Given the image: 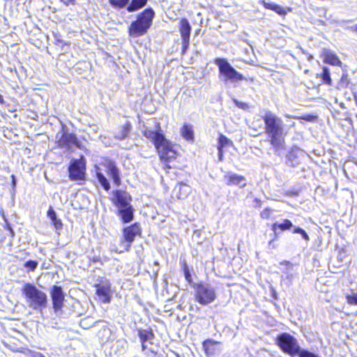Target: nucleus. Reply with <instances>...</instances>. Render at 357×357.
Returning a JSON list of instances; mask_svg holds the SVG:
<instances>
[{
    "label": "nucleus",
    "instance_id": "obj_1",
    "mask_svg": "<svg viewBox=\"0 0 357 357\" xmlns=\"http://www.w3.org/2000/svg\"><path fill=\"white\" fill-rule=\"evenodd\" d=\"M263 119L266 132L270 138L271 144L276 154L280 155L284 149V125L283 121L270 111L266 112Z\"/></svg>",
    "mask_w": 357,
    "mask_h": 357
},
{
    "label": "nucleus",
    "instance_id": "obj_2",
    "mask_svg": "<svg viewBox=\"0 0 357 357\" xmlns=\"http://www.w3.org/2000/svg\"><path fill=\"white\" fill-rule=\"evenodd\" d=\"M143 134L154 144L162 160L169 161L176 157V153L172 144L162 134L150 129H145Z\"/></svg>",
    "mask_w": 357,
    "mask_h": 357
},
{
    "label": "nucleus",
    "instance_id": "obj_3",
    "mask_svg": "<svg viewBox=\"0 0 357 357\" xmlns=\"http://www.w3.org/2000/svg\"><path fill=\"white\" fill-rule=\"evenodd\" d=\"M154 16L155 12L151 8L139 13L136 20L132 22L128 28L129 36L137 38L145 35L152 25Z\"/></svg>",
    "mask_w": 357,
    "mask_h": 357
},
{
    "label": "nucleus",
    "instance_id": "obj_4",
    "mask_svg": "<svg viewBox=\"0 0 357 357\" xmlns=\"http://www.w3.org/2000/svg\"><path fill=\"white\" fill-rule=\"evenodd\" d=\"M22 291L30 308L41 311L46 307L47 303L46 294L38 289L35 285L26 283L23 286Z\"/></svg>",
    "mask_w": 357,
    "mask_h": 357
},
{
    "label": "nucleus",
    "instance_id": "obj_5",
    "mask_svg": "<svg viewBox=\"0 0 357 357\" xmlns=\"http://www.w3.org/2000/svg\"><path fill=\"white\" fill-rule=\"evenodd\" d=\"M131 197L124 191L117 190L114 195V204L118 208L119 215L123 222L128 223L133 219L134 209L130 204Z\"/></svg>",
    "mask_w": 357,
    "mask_h": 357
},
{
    "label": "nucleus",
    "instance_id": "obj_6",
    "mask_svg": "<svg viewBox=\"0 0 357 357\" xmlns=\"http://www.w3.org/2000/svg\"><path fill=\"white\" fill-rule=\"evenodd\" d=\"M195 297L199 304L207 305L217 298L215 288L209 284H199L195 287Z\"/></svg>",
    "mask_w": 357,
    "mask_h": 357
},
{
    "label": "nucleus",
    "instance_id": "obj_7",
    "mask_svg": "<svg viewBox=\"0 0 357 357\" xmlns=\"http://www.w3.org/2000/svg\"><path fill=\"white\" fill-rule=\"evenodd\" d=\"M277 344L282 351L294 356L300 351L301 347L298 340L287 333H283L279 335L276 340Z\"/></svg>",
    "mask_w": 357,
    "mask_h": 357
},
{
    "label": "nucleus",
    "instance_id": "obj_8",
    "mask_svg": "<svg viewBox=\"0 0 357 357\" xmlns=\"http://www.w3.org/2000/svg\"><path fill=\"white\" fill-rule=\"evenodd\" d=\"M215 63L218 66L219 71L223 75L225 80L231 82H237L244 79V76L236 70L224 58H217Z\"/></svg>",
    "mask_w": 357,
    "mask_h": 357
},
{
    "label": "nucleus",
    "instance_id": "obj_9",
    "mask_svg": "<svg viewBox=\"0 0 357 357\" xmlns=\"http://www.w3.org/2000/svg\"><path fill=\"white\" fill-rule=\"evenodd\" d=\"M140 234L141 227L137 223H135L128 227H126L123 229V239L121 241L120 248H117L116 252L122 253L126 251H128L135 237Z\"/></svg>",
    "mask_w": 357,
    "mask_h": 357
},
{
    "label": "nucleus",
    "instance_id": "obj_10",
    "mask_svg": "<svg viewBox=\"0 0 357 357\" xmlns=\"http://www.w3.org/2000/svg\"><path fill=\"white\" fill-rule=\"evenodd\" d=\"M96 294L104 303H109L112 298L111 283L107 279H102L95 285Z\"/></svg>",
    "mask_w": 357,
    "mask_h": 357
},
{
    "label": "nucleus",
    "instance_id": "obj_11",
    "mask_svg": "<svg viewBox=\"0 0 357 357\" xmlns=\"http://www.w3.org/2000/svg\"><path fill=\"white\" fill-rule=\"evenodd\" d=\"M84 164L79 160H73L68 168L69 177L72 181H80L84 178Z\"/></svg>",
    "mask_w": 357,
    "mask_h": 357
},
{
    "label": "nucleus",
    "instance_id": "obj_12",
    "mask_svg": "<svg viewBox=\"0 0 357 357\" xmlns=\"http://www.w3.org/2000/svg\"><path fill=\"white\" fill-rule=\"evenodd\" d=\"M50 295L52 300L53 307L55 311L59 310L63 305L64 294L61 287L54 285L50 290Z\"/></svg>",
    "mask_w": 357,
    "mask_h": 357
},
{
    "label": "nucleus",
    "instance_id": "obj_13",
    "mask_svg": "<svg viewBox=\"0 0 357 357\" xmlns=\"http://www.w3.org/2000/svg\"><path fill=\"white\" fill-rule=\"evenodd\" d=\"M224 180L228 185H238L239 188H243L246 185L245 178L234 173L226 174L224 176Z\"/></svg>",
    "mask_w": 357,
    "mask_h": 357
},
{
    "label": "nucleus",
    "instance_id": "obj_14",
    "mask_svg": "<svg viewBox=\"0 0 357 357\" xmlns=\"http://www.w3.org/2000/svg\"><path fill=\"white\" fill-rule=\"evenodd\" d=\"M220 342L213 340H206L202 344L205 354L208 357L218 354L220 352Z\"/></svg>",
    "mask_w": 357,
    "mask_h": 357
},
{
    "label": "nucleus",
    "instance_id": "obj_15",
    "mask_svg": "<svg viewBox=\"0 0 357 357\" xmlns=\"http://www.w3.org/2000/svg\"><path fill=\"white\" fill-rule=\"evenodd\" d=\"M106 172L107 174L113 179L114 184L117 186L121 184V178L119 171L114 162L108 160L105 162Z\"/></svg>",
    "mask_w": 357,
    "mask_h": 357
},
{
    "label": "nucleus",
    "instance_id": "obj_16",
    "mask_svg": "<svg viewBox=\"0 0 357 357\" xmlns=\"http://www.w3.org/2000/svg\"><path fill=\"white\" fill-rule=\"evenodd\" d=\"M78 140L76 136L73 133L63 132L59 138L58 144L60 147H68L71 144L78 146Z\"/></svg>",
    "mask_w": 357,
    "mask_h": 357
},
{
    "label": "nucleus",
    "instance_id": "obj_17",
    "mask_svg": "<svg viewBox=\"0 0 357 357\" xmlns=\"http://www.w3.org/2000/svg\"><path fill=\"white\" fill-rule=\"evenodd\" d=\"M179 31L184 44H189L191 26L188 20L182 18L180 21Z\"/></svg>",
    "mask_w": 357,
    "mask_h": 357
},
{
    "label": "nucleus",
    "instance_id": "obj_18",
    "mask_svg": "<svg viewBox=\"0 0 357 357\" xmlns=\"http://www.w3.org/2000/svg\"><path fill=\"white\" fill-rule=\"evenodd\" d=\"M191 188L185 183H178L174 190L173 195L178 199H184L190 194Z\"/></svg>",
    "mask_w": 357,
    "mask_h": 357
},
{
    "label": "nucleus",
    "instance_id": "obj_19",
    "mask_svg": "<svg viewBox=\"0 0 357 357\" xmlns=\"http://www.w3.org/2000/svg\"><path fill=\"white\" fill-rule=\"evenodd\" d=\"M303 153L298 148H293L287 155V164L291 167H296L300 163L299 158Z\"/></svg>",
    "mask_w": 357,
    "mask_h": 357
},
{
    "label": "nucleus",
    "instance_id": "obj_20",
    "mask_svg": "<svg viewBox=\"0 0 357 357\" xmlns=\"http://www.w3.org/2000/svg\"><path fill=\"white\" fill-rule=\"evenodd\" d=\"M324 62L332 66H340L341 61L338 56L332 51L324 49L322 52Z\"/></svg>",
    "mask_w": 357,
    "mask_h": 357
},
{
    "label": "nucleus",
    "instance_id": "obj_21",
    "mask_svg": "<svg viewBox=\"0 0 357 357\" xmlns=\"http://www.w3.org/2000/svg\"><path fill=\"white\" fill-rule=\"evenodd\" d=\"M260 3L261 4H263V6L266 9L272 10L280 15H284L287 13L285 10L282 6H280V5H278L273 2L266 1L265 0H261Z\"/></svg>",
    "mask_w": 357,
    "mask_h": 357
},
{
    "label": "nucleus",
    "instance_id": "obj_22",
    "mask_svg": "<svg viewBox=\"0 0 357 357\" xmlns=\"http://www.w3.org/2000/svg\"><path fill=\"white\" fill-rule=\"evenodd\" d=\"M147 1L148 0H131L126 10L129 13L135 12L143 8L147 3Z\"/></svg>",
    "mask_w": 357,
    "mask_h": 357
},
{
    "label": "nucleus",
    "instance_id": "obj_23",
    "mask_svg": "<svg viewBox=\"0 0 357 357\" xmlns=\"http://www.w3.org/2000/svg\"><path fill=\"white\" fill-rule=\"evenodd\" d=\"M218 153L220 159L222 160V149L232 144V142L226 136L220 135L218 139Z\"/></svg>",
    "mask_w": 357,
    "mask_h": 357
},
{
    "label": "nucleus",
    "instance_id": "obj_24",
    "mask_svg": "<svg viewBox=\"0 0 357 357\" xmlns=\"http://www.w3.org/2000/svg\"><path fill=\"white\" fill-rule=\"evenodd\" d=\"M181 135L186 140H192L194 137L192 128L190 125L185 124L181 130Z\"/></svg>",
    "mask_w": 357,
    "mask_h": 357
},
{
    "label": "nucleus",
    "instance_id": "obj_25",
    "mask_svg": "<svg viewBox=\"0 0 357 357\" xmlns=\"http://www.w3.org/2000/svg\"><path fill=\"white\" fill-rule=\"evenodd\" d=\"M292 227H293L292 222L289 220L285 219L283 220V222L282 223H280V224L277 223V222L274 223L272 225V230L274 232H275L277 228H279L281 230L284 231V230L289 229Z\"/></svg>",
    "mask_w": 357,
    "mask_h": 357
},
{
    "label": "nucleus",
    "instance_id": "obj_26",
    "mask_svg": "<svg viewBox=\"0 0 357 357\" xmlns=\"http://www.w3.org/2000/svg\"><path fill=\"white\" fill-rule=\"evenodd\" d=\"M97 335L100 341L104 342L109 338L111 335V331L107 326L104 325L98 331Z\"/></svg>",
    "mask_w": 357,
    "mask_h": 357
},
{
    "label": "nucleus",
    "instance_id": "obj_27",
    "mask_svg": "<svg viewBox=\"0 0 357 357\" xmlns=\"http://www.w3.org/2000/svg\"><path fill=\"white\" fill-rule=\"evenodd\" d=\"M96 176L98 180V182L100 183V185L102 186V188L108 191L110 188V185L108 181V180L106 178V177L103 175L102 172L97 170L96 171Z\"/></svg>",
    "mask_w": 357,
    "mask_h": 357
},
{
    "label": "nucleus",
    "instance_id": "obj_28",
    "mask_svg": "<svg viewBox=\"0 0 357 357\" xmlns=\"http://www.w3.org/2000/svg\"><path fill=\"white\" fill-rule=\"evenodd\" d=\"M109 4L115 9H121L129 5L130 0H108Z\"/></svg>",
    "mask_w": 357,
    "mask_h": 357
},
{
    "label": "nucleus",
    "instance_id": "obj_29",
    "mask_svg": "<svg viewBox=\"0 0 357 357\" xmlns=\"http://www.w3.org/2000/svg\"><path fill=\"white\" fill-rule=\"evenodd\" d=\"M138 334L141 342L150 341L153 338L154 336L151 331L147 330H140L139 331Z\"/></svg>",
    "mask_w": 357,
    "mask_h": 357
},
{
    "label": "nucleus",
    "instance_id": "obj_30",
    "mask_svg": "<svg viewBox=\"0 0 357 357\" xmlns=\"http://www.w3.org/2000/svg\"><path fill=\"white\" fill-rule=\"evenodd\" d=\"M130 124L129 123H126L125 125H123L121 128V131L119 134H117L115 137L118 139H125L129 132H130Z\"/></svg>",
    "mask_w": 357,
    "mask_h": 357
},
{
    "label": "nucleus",
    "instance_id": "obj_31",
    "mask_svg": "<svg viewBox=\"0 0 357 357\" xmlns=\"http://www.w3.org/2000/svg\"><path fill=\"white\" fill-rule=\"evenodd\" d=\"M347 301L349 305H357V291H351V294L346 296Z\"/></svg>",
    "mask_w": 357,
    "mask_h": 357
},
{
    "label": "nucleus",
    "instance_id": "obj_32",
    "mask_svg": "<svg viewBox=\"0 0 357 357\" xmlns=\"http://www.w3.org/2000/svg\"><path fill=\"white\" fill-rule=\"evenodd\" d=\"M321 78L325 83H326L328 85H331L332 80L330 76V71L329 69L326 66L323 67Z\"/></svg>",
    "mask_w": 357,
    "mask_h": 357
},
{
    "label": "nucleus",
    "instance_id": "obj_33",
    "mask_svg": "<svg viewBox=\"0 0 357 357\" xmlns=\"http://www.w3.org/2000/svg\"><path fill=\"white\" fill-rule=\"evenodd\" d=\"M294 234H299L305 241H310V237L306 231L301 227H295L293 231Z\"/></svg>",
    "mask_w": 357,
    "mask_h": 357
},
{
    "label": "nucleus",
    "instance_id": "obj_34",
    "mask_svg": "<svg viewBox=\"0 0 357 357\" xmlns=\"http://www.w3.org/2000/svg\"><path fill=\"white\" fill-rule=\"evenodd\" d=\"M349 83V77L347 74H343L338 83V87L344 88L347 87Z\"/></svg>",
    "mask_w": 357,
    "mask_h": 357
},
{
    "label": "nucleus",
    "instance_id": "obj_35",
    "mask_svg": "<svg viewBox=\"0 0 357 357\" xmlns=\"http://www.w3.org/2000/svg\"><path fill=\"white\" fill-rule=\"evenodd\" d=\"M38 266V262L33 260H29L24 264V267L29 271H33Z\"/></svg>",
    "mask_w": 357,
    "mask_h": 357
},
{
    "label": "nucleus",
    "instance_id": "obj_36",
    "mask_svg": "<svg viewBox=\"0 0 357 357\" xmlns=\"http://www.w3.org/2000/svg\"><path fill=\"white\" fill-rule=\"evenodd\" d=\"M297 355L299 356V357H319L318 355L314 353L301 349Z\"/></svg>",
    "mask_w": 357,
    "mask_h": 357
},
{
    "label": "nucleus",
    "instance_id": "obj_37",
    "mask_svg": "<svg viewBox=\"0 0 357 357\" xmlns=\"http://www.w3.org/2000/svg\"><path fill=\"white\" fill-rule=\"evenodd\" d=\"M47 217L50 218L52 223L58 219L56 212L54 211V209L52 207H50L47 211Z\"/></svg>",
    "mask_w": 357,
    "mask_h": 357
},
{
    "label": "nucleus",
    "instance_id": "obj_38",
    "mask_svg": "<svg viewBox=\"0 0 357 357\" xmlns=\"http://www.w3.org/2000/svg\"><path fill=\"white\" fill-rule=\"evenodd\" d=\"M52 224L53 225L56 231L58 233L63 227V224L60 219H57L56 221H54Z\"/></svg>",
    "mask_w": 357,
    "mask_h": 357
},
{
    "label": "nucleus",
    "instance_id": "obj_39",
    "mask_svg": "<svg viewBox=\"0 0 357 357\" xmlns=\"http://www.w3.org/2000/svg\"><path fill=\"white\" fill-rule=\"evenodd\" d=\"M234 102L235 103V105L238 107V108H241V109H248L249 108V106L246 103V102H240L236 99L234 100Z\"/></svg>",
    "mask_w": 357,
    "mask_h": 357
},
{
    "label": "nucleus",
    "instance_id": "obj_40",
    "mask_svg": "<svg viewBox=\"0 0 357 357\" xmlns=\"http://www.w3.org/2000/svg\"><path fill=\"white\" fill-rule=\"evenodd\" d=\"M271 215V210L269 208H265L261 212V217L264 219H268Z\"/></svg>",
    "mask_w": 357,
    "mask_h": 357
},
{
    "label": "nucleus",
    "instance_id": "obj_41",
    "mask_svg": "<svg viewBox=\"0 0 357 357\" xmlns=\"http://www.w3.org/2000/svg\"><path fill=\"white\" fill-rule=\"evenodd\" d=\"M299 50H301V52L303 54L306 55L307 59V60H308L309 61H311L312 60V59H313V56H312V55H311L310 53H308L307 52H306L303 48H302V47H299Z\"/></svg>",
    "mask_w": 357,
    "mask_h": 357
},
{
    "label": "nucleus",
    "instance_id": "obj_42",
    "mask_svg": "<svg viewBox=\"0 0 357 357\" xmlns=\"http://www.w3.org/2000/svg\"><path fill=\"white\" fill-rule=\"evenodd\" d=\"M185 280H186L188 282H191V275H190V273L189 271H188V270H187V269H186V270H185Z\"/></svg>",
    "mask_w": 357,
    "mask_h": 357
},
{
    "label": "nucleus",
    "instance_id": "obj_43",
    "mask_svg": "<svg viewBox=\"0 0 357 357\" xmlns=\"http://www.w3.org/2000/svg\"><path fill=\"white\" fill-rule=\"evenodd\" d=\"M66 5L74 4L75 0H61Z\"/></svg>",
    "mask_w": 357,
    "mask_h": 357
},
{
    "label": "nucleus",
    "instance_id": "obj_44",
    "mask_svg": "<svg viewBox=\"0 0 357 357\" xmlns=\"http://www.w3.org/2000/svg\"><path fill=\"white\" fill-rule=\"evenodd\" d=\"M32 357H45L43 354L40 352H33L31 354Z\"/></svg>",
    "mask_w": 357,
    "mask_h": 357
},
{
    "label": "nucleus",
    "instance_id": "obj_45",
    "mask_svg": "<svg viewBox=\"0 0 357 357\" xmlns=\"http://www.w3.org/2000/svg\"><path fill=\"white\" fill-rule=\"evenodd\" d=\"M280 264L281 265H285V266H287L288 267L289 266H290V267L292 266V264L289 261H282V262H280Z\"/></svg>",
    "mask_w": 357,
    "mask_h": 357
},
{
    "label": "nucleus",
    "instance_id": "obj_46",
    "mask_svg": "<svg viewBox=\"0 0 357 357\" xmlns=\"http://www.w3.org/2000/svg\"><path fill=\"white\" fill-rule=\"evenodd\" d=\"M56 44L58 45H60V46H63L65 43H64V42L62 40L56 39Z\"/></svg>",
    "mask_w": 357,
    "mask_h": 357
},
{
    "label": "nucleus",
    "instance_id": "obj_47",
    "mask_svg": "<svg viewBox=\"0 0 357 357\" xmlns=\"http://www.w3.org/2000/svg\"><path fill=\"white\" fill-rule=\"evenodd\" d=\"M11 178H12V185H13V188L15 187L16 185V180H15V177L14 175H12L11 176Z\"/></svg>",
    "mask_w": 357,
    "mask_h": 357
},
{
    "label": "nucleus",
    "instance_id": "obj_48",
    "mask_svg": "<svg viewBox=\"0 0 357 357\" xmlns=\"http://www.w3.org/2000/svg\"><path fill=\"white\" fill-rule=\"evenodd\" d=\"M255 202L256 203L257 206H261V202L259 199H255Z\"/></svg>",
    "mask_w": 357,
    "mask_h": 357
},
{
    "label": "nucleus",
    "instance_id": "obj_49",
    "mask_svg": "<svg viewBox=\"0 0 357 357\" xmlns=\"http://www.w3.org/2000/svg\"><path fill=\"white\" fill-rule=\"evenodd\" d=\"M349 29L353 31H357V24H355V25H354L352 26H350Z\"/></svg>",
    "mask_w": 357,
    "mask_h": 357
},
{
    "label": "nucleus",
    "instance_id": "obj_50",
    "mask_svg": "<svg viewBox=\"0 0 357 357\" xmlns=\"http://www.w3.org/2000/svg\"><path fill=\"white\" fill-rule=\"evenodd\" d=\"M285 116H287V118H293V119H305V118H303V117H294L293 116H291V115H289V114H286Z\"/></svg>",
    "mask_w": 357,
    "mask_h": 357
},
{
    "label": "nucleus",
    "instance_id": "obj_51",
    "mask_svg": "<svg viewBox=\"0 0 357 357\" xmlns=\"http://www.w3.org/2000/svg\"><path fill=\"white\" fill-rule=\"evenodd\" d=\"M142 342V350L144 351L147 347V346L146 344V342Z\"/></svg>",
    "mask_w": 357,
    "mask_h": 357
},
{
    "label": "nucleus",
    "instance_id": "obj_52",
    "mask_svg": "<svg viewBox=\"0 0 357 357\" xmlns=\"http://www.w3.org/2000/svg\"><path fill=\"white\" fill-rule=\"evenodd\" d=\"M182 44H183V47L184 50L186 49L189 45V44H184L183 41H182Z\"/></svg>",
    "mask_w": 357,
    "mask_h": 357
},
{
    "label": "nucleus",
    "instance_id": "obj_53",
    "mask_svg": "<svg viewBox=\"0 0 357 357\" xmlns=\"http://www.w3.org/2000/svg\"><path fill=\"white\" fill-rule=\"evenodd\" d=\"M3 101V96L0 95V102L2 103Z\"/></svg>",
    "mask_w": 357,
    "mask_h": 357
},
{
    "label": "nucleus",
    "instance_id": "obj_54",
    "mask_svg": "<svg viewBox=\"0 0 357 357\" xmlns=\"http://www.w3.org/2000/svg\"><path fill=\"white\" fill-rule=\"evenodd\" d=\"M287 279H289V280H291V278H292V275H287Z\"/></svg>",
    "mask_w": 357,
    "mask_h": 357
},
{
    "label": "nucleus",
    "instance_id": "obj_55",
    "mask_svg": "<svg viewBox=\"0 0 357 357\" xmlns=\"http://www.w3.org/2000/svg\"><path fill=\"white\" fill-rule=\"evenodd\" d=\"M84 324V320H82V321H81V324Z\"/></svg>",
    "mask_w": 357,
    "mask_h": 357
},
{
    "label": "nucleus",
    "instance_id": "obj_56",
    "mask_svg": "<svg viewBox=\"0 0 357 357\" xmlns=\"http://www.w3.org/2000/svg\"><path fill=\"white\" fill-rule=\"evenodd\" d=\"M155 265H158V263L157 261L155 262Z\"/></svg>",
    "mask_w": 357,
    "mask_h": 357
}]
</instances>
